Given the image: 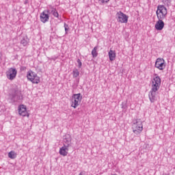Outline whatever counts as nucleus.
I'll return each mask as SVG.
<instances>
[{"mask_svg":"<svg viewBox=\"0 0 175 175\" xmlns=\"http://www.w3.org/2000/svg\"><path fill=\"white\" fill-rule=\"evenodd\" d=\"M51 12L54 17H58L59 14H58V12H57V10L54 9Z\"/></svg>","mask_w":175,"mask_h":175,"instance_id":"18","label":"nucleus"},{"mask_svg":"<svg viewBox=\"0 0 175 175\" xmlns=\"http://www.w3.org/2000/svg\"><path fill=\"white\" fill-rule=\"evenodd\" d=\"M154 27L157 31H162V29L165 28V23L163 22V19H158V21L156 22Z\"/></svg>","mask_w":175,"mask_h":175,"instance_id":"12","label":"nucleus"},{"mask_svg":"<svg viewBox=\"0 0 175 175\" xmlns=\"http://www.w3.org/2000/svg\"><path fill=\"white\" fill-rule=\"evenodd\" d=\"M7 79L9 80H14L16 79V76H17V70L14 68H10L6 72Z\"/></svg>","mask_w":175,"mask_h":175,"instance_id":"7","label":"nucleus"},{"mask_svg":"<svg viewBox=\"0 0 175 175\" xmlns=\"http://www.w3.org/2000/svg\"><path fill=\"white\" fill-rule=\"evenodd\" d=\"M77 64H78V66L79 68H81L83 63H81V60H80V59H78L77 61Z\"/></svg>","mask_w":175,"mask_h":175,"instance_id":"19","label":"nucleus"},{"mask_svg":"<svg viewBox=\"0 0 175 175\" xmlns=\"http://www.w3.org/2000/svg\"><path fill=\"white\" fill-rule=\"evenodd\" d=\"M133 132L135 135H140L143 132V122L140 119L133 121Z\"/></svg>","mask_w":175,"mask_h":175,"instance_id":"2","label":"nucleus"},{"mask_svg":"<svg viewBox=\"0 0 175 175\" xmlns=\"http://www.w3.org/2000/svg\"><path fill=\"white\" fill-rule=\"evenodd\" d=\"M161 77L155 75V77L152 79V88L149 94V99L152 103L157 100V92L161 88Z\"/></svg>","mask_w":175,"mask_h":175,"instance_id":"1","label":"nucleus"},{"mask_svg":"<svg viewBox=\"0 0 175 175\" xmlns=\"http://www.w3.org/2000/svg\"><path fill=\"white\" fill-rule=\"evenodd\" d=\"M117 21L121 24H126L128 23V16L122 12H118L116 14Z\"/></svg>","mask_w":175,"mask_h":175,"instance_id":"6","label":"nucleus"},{"mask_svg":"<svg viewBox=\"0 0 175 175\" xmlns=\"http://www.w3.org/2000/svg\"><path fill=\"white\" fill-rule=\"evenodd\" d=\"M21 43L23 46H27V44L29 43V40H25V38H23V40H21Z\"/></svg>","mask_w":175,"mask_h":175,"instance_id":"17","label":"nucleus"},{"mask_svg":"<svg viewBox=\"0 0 175 175\" xmlns=\"http://www.w3.org/2000/svg\"><path fill=\"white\" fill-rule=\"evenodd\" d=\"M1 57H2V54L0 53V58H1Z\"/></svg>","mask_w":175,"mask_h":175,"instance_id":"23","label":"nucleus"},{"mask_svg":"<svg viewBox=\"0 0 175 175\" xmlns=\"http://www.w3.org/2000/svg\"><path fill=\"white\" fill-rule=\"evenodd\" d=\"M155 68L159 70H163L166 68V64H165V59L163 58H157L155 62Z\"/></svg>","mask_w":175,"mask_h":175,"instance_id":"8","label":"nucleus"},{"mask_svg":"<svg viewBox=\"0 0 175 175\" xmlns=\"http://www.w3.org/2000/svg\"><path fill=\"white\" fill-rule=\"evenodd\" d=\"M84 174V172H81L79 175H83Z\"/></svg>","mask_w":175,"mask_h":175,"instance_id":"22","label":"nucleus"},{"mask_svg":"<svg viewBox=\"0 0 175 175\" xmlns=\"http://www.w3.org/2000/svg\"><path fill=\"white\" fill-rule=\"evenodd\" d=\"M96 50H98V47L95 46L92 51V55L94 57H98V52L96 51Z\"/></svg>","mask_w":175,"mask_h":175,"instance_id":"16","label":"nucleus"},{"mask_svg":"<svg viewBox=\"0 0 175 175\" xmlns=\"http://www.w3.org/2000/svg\"><path fill=\"white\" fill-rule=\"evenodd\" d=\"M65 31H68V25H65Z\"/></svg>","mask_w":175,"mask_h":175,"instance_id":"21","label":"nucleus"},{"mask_svg":"<svg viewBox=\"0 0 175 175\" xmlns=\"http://www.w3.org/2000/svg\"><path fill=\"white\" fill-rule=\"evenodd\" d=\"M18 111L19 116H22V117H29L28 111H27V107L24 105H21L18 106Z\"/></svg>","mask_w":175,"mask_h":175,"instance_id":"11","label":"nucleus"},{"mask_svg":"<svg viewBox=\"0 0 175 175\" xmlns=\"http://www.w3.org/2000/svg\"><path fill=\"white\" fill-rule=\"evenodd\" d=\"M27 79L33 84H39V83H40V77L38 76L36 72L31 70H29L27 73Z\"/></svg>","mask_w":175,"mask_h":175,"instance_id":"4","label":"nucleus"},{"mask_svg":"<svg viewBox=\"0 0 175 175\" xmlns=\"http://www.w3.org/2000/svg\"><path fill=\"white\" fill-rule=\"evenodd\" d=\"M50 11L49 10H44L40 15V19L41 23L44 24L47 23L50 20V16L49 15Z\"/></svg>","mask_w":175,"mask_h":175,"instance_id":"9","label":"nucleus"},{"mask_svg":"<svg viewBox=\"0 0 175 175\" xmlns=\"http://www.w3.org/2000/svg\"><path fill=\"white\" fill-rule=\"evenodd\" d=\"M81 99H83L81 94L79 93L73 94L71 100V107H73V109L79 107V106H80V103H81Z\"/></svg>","mask_w":175,"mask_h":175,"instance_id":"5","label":"nucleus"},{"mask_svg":"<svg viewBox=\"0 0 175 175\" xmlns=\"http://www.w3.org/2000/svg\"><path fill=\"white\" fill-rule=\"evenodd\" d=\"M70 144V142L69 141H67V145H64L62 148H60L59 154L60 155H62V157H66L69 152V145Z\"/></svg>","mask_w":175,"mask_h":175,"instance_id":"10","label":"nucleus"},{"mask_svg":"<svg viewBox=\"0 0 175 175\" xmlns=\"http://www.w3.org/2000/svg\"><path fill=\"white\" fill-rule=\"evenodd\" d=\"M110 0H99V1L101 2V3H107Z\"/></svg>","mask_w":175,"mask_h":175,"instance_id":"20","label":"nucleus"},{"mask_svg":"<svg viewBox=\"0 0 175 175\" xmlns=\"http://www.w3.org/2000/svg\"><path fill=\"white\" fill-rule=\"evenodd\" d=\"M79 75H80V72H79V70H77V68L74 69L72 71L73 77L75 78L79 77Z\"/></svg>","mask_w":175,"mask_h":175,"instance_id":"15","label":"nucleus"},{"mask_svg":"<svg viewBox=\"0 0 175 175\" xmlns=\"http://www.w3.org/2000/svg\"><path fill=\"white\" fill-rule=\"evenodd\" d=\"M8 158H10V159H16V158H17V153L14 152V150L10 151L8 152Z\"/></svg>","mask_w":175,"mask_h":175,"instance_id":"14","label":"nucleus"},{"mask_svg":"<svg viewBox=\"0 0 175 175\" xmlns=\"http://www.w3.org/2000/svg\"><path fill=\"white\" fill-rule=\"evenodd\" d=\"M156 14L158 20H165L167 16V9L164 5H159L157 7Z\"/></svg>","mask_w":175,"mask_h":175,"instance_id":"3","label":"nucleus"},{"mask_svg":"<svg viewBox=\"0 0 175 175\" xmlns=\"http://www.w3.org/2000/svg\"><path fill=\"white\" fill-rule=\"evenodd\" d=\"M109 61L113 62L116 59V57H117V55L116 53V51H113V49H110L108 53Z\"/></svg>","mask_w":175,"mask_h":175,"instance_id":"13","label":"nucleus"}]
</instances>
